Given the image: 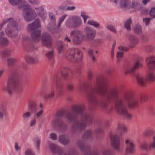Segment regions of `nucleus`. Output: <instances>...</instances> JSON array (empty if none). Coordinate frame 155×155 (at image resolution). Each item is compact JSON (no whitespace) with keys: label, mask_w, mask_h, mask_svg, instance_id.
I'll return each mask as SVG.
<instances>
[{"label":"nucleus","mask_w":155,"mask_h":155,"mask_svg":"<svg viewBox=\"0 0 155 155\" xmlns=\"http://www.w3.org/2000/svg\"><path fill=\"white\" fill-rule=\"evenodd\" d=\"M60 72L62 75L65 78L69 79L72 76V73L70 70L67 67H61Z\"/></svg>","instance_id":"f8f14e48"},{"label":"nucleus","mask_w":155,"mask_h":155,"mask_svg":"<svg viewBox=\"0 0 155 155\" xmlns=\"http://www.w3.org/2000/svg\"><path fill=\"white\" fill-rule=\"evenodd\" d=\"M62 89L61 84L56 82L54 83L49 93L44 94V98L45 99L53 98L55 96V92L57 91H61Z\"/></svg>","instance_id":"0eeeda50"},{"label":"nucleus","mask_w":155,"mask_h":155,"mask_svg":"<svg viewBox=\"0 0 155 155\" xmlns=\"http://www.w3.org/2000/svg\"><path fill=\"white\" fill-rule=\"evenodd\" d=\"M35 9L37 10V12L39 14L42 18H45L44 9L42 7L35 8Z\"/></svg>","instance_id":"412c9836"},{"label":"nucleus","mask_w":155,"mask_h":155,"mask_svg":"<svg viewBox=\"0 0 155 155\" xmlns=\"http://www.w3.org/2000/svg\"><path fill=\"white\" fill-rule=\"evenodd\" d=\"M25 154L26 155H34L32 153L31 150H26L25 152Z\"/></svg>","instance_id":"052dcab7"},{"label":"nucleus","mask_w":155,"mask_h":155,"mask_svg":"<svg viewBox=\"0 0 155 155\" xmlns=\"http://www.w3.org/2000/svg\"><path fill=\"white\" fill-rule=\"evenodd\" d=\"M71 36L73 35V41L75 44H78L81 43L84 39V36L82 33L80 31H73L70 33Z\"/></svg>","instance_id":"1a4fd4ad"},{"label":"nucleus","mask_w":155,"mask_h":155,"mask_svg":"<svg viewBox=\"0 0 155 155\" xmlns=\"http://www.w3.org/2000/svg\"><path fill=\"white\" fill-rule=\"evenodd\" d=\"M118 49L119 50L124 51H126L127 50H128L127 48H126L125 47H124L122 46H120L119 47Z\"/></svg>","instance_id":"0e129e2a"},{"label":"nucleus","mask_w":155,"mask_h":155,"mask_svg":"<svg viewBox=\"0 0 155 155\" xmlns=\"http://www.w3.org/2000/svg\"><path fill=\"white\" fill-rule=\"evenodd\" d=\"M40 26L39 21L36 20L33 23L29 24L27 28V31L28 32L32 31L31 36L33 41L35 42L38 41L40 39L41 32L40 30L36 29Z\"/></svg>","instance_id":"7ed1b4c3"},{"label":"nucleus","mask_w":155,"mask_h":155,"mask_svg":"<svg viewBox=\"0 0 155 155\" xmlns=\"http://www.w3.org/2000/svg\"><path fill=\"white\" fill-rule=\"evenodd\" d=\"M9 41L5 38H0V44L2 45H6L8 44Z\"/></svg>","instance_id":"cd10ccee"},{"label":"nucleus","mask_w":155,"mask_h":155,"mask_svg":"<svg viewBox=\"0 0 155 155\" xmlns=\"http://www.w3.org/2000/svg\"><path fill=\"white\" fill-rule=\"evenodd\" d=\"M10 3L12 5H15L22 1V0H9Z\"/></svg>","instance_id":"37998d69"},{"label":"nucleus","mask_w":155,"mask_h":155,"mask_svg":"<svg viewBox=\"0 0 155 155\" xmlns=\"http://www.w3.org/2000/svg\"><path fill=\"white\" fill-rule=\"evenodd\" d=\"M84 106L83 105L72 106V113L81 114V120L80 122H75L71 126V130L73 132H76L84 130L86 127V124H90L92 123L93 118L91 116L86 114L84 111Z\"/></svg>","instance_id":"f03ea898"},{"label":"nucleus","mask_w":155,"mask_h":155,"mask_svg":"<svg viewBox=\"0 0 155 155\" xmlns=\"http://www.w3.org/2000/svg\"><path fill=\"white\" fill-rule=\"evenodd\" d=\"M107 28L111 31L115 33H116V31L112 25H108L107 27Z\"/></svg>","instance_id":"864d4df0"},{"label":"nucleus","mask_w":155,"mask_h":155,"mask_svg":"<svg viewBox=\"0 0 155 155\" xmlns=\"http://www.w3.org/2000/svg\"><path fill=\"white\" fill-rule=\"evenodd\" d=\"M29 107L32 112H35L36 111L37 106L34 103L31 105L29 104Z\"/></svg>","instance_id":"72a5a7b5"},{"label":"nucleus","mask_w":155,"mask_h":155,"mask_svg":"<svg viewBox=\"0 0 155 155\" xmlns=\"http://www.w3.org/2000/svg\"><path fill=\"white\" fill-rule=\"evenodd\" d=\"M100 106L103 108H106L107 107V105L105 103L102 102L100 104Z\"/></svg>","instance_id":"4d7b16f0"},{"label":"nucleus","mask_w":155,"mask_h":155,"mask_svg":"<svg viewBox=\"0 0 155 155\" xmlns=\"http://www.w3.org/2000/svg\"><path fill=\"white\" fill-rule=\"evenodd\" d=\"M129 0H121L120 5L122 7L129 8L130 5Z\"/></svg>","instance_id":"5701e85b"},{"label":"nucleus","mask_w":155,"mask_h":155,"mask_svg":"<svg viewBox=\"0 0 155 155\" xmlns=\"http://www.w3.org/2000/svg\"><path fill=\"white\" fill-rule=\"evenodd\" d=\"M41 40L43 44L46 47L50 48L52 46V38L48 33H43L41 36Z\"/></svg>","instance_id":"9d476101"},{"label":"nucleus","mask_w":155,"mask_h":155,"mask_svg":"<svg viewBox=\"0 0 155 155\" xmlns=\"http://www.w3.org/2000/svg\"><path fill=\"white\" fill-rule=\"evenodd\" d=\"M81 16L84 19H86L88 18L89 17L88 16L86 15L85 13H82Z\"/></svg>","instance_id":"69168bd1"},{"label":"nucleus","mask_w":155,"mask_h":155,"mask_svg":"<svg viewBox=\"0 0 155 155\" xmlns=\"http://www.w3.org/2000/svg\"><path fill=\"white\" fill-rule=\"evenodd\" d=\"M26 62L29 63H34L36 61V60L29 56H26L25 57Z\"/></svg>","instance_id":"bb28decb"},{"label":"nucleus","mask_w":155,"mask_h":155,"mask_svg":"<svg viewBox=\"0 0 155 155\" xmlns=\"http://www.w3.org/2000/svg\"><path fill=\"white\" fill-rule=\"evenodd\" d=\"M85 87V85L84 83H81L80 84L78 90L80 92L84 91Z\"/></svg>","instance_id":"ea45409f"},{"label":"nucleus","mask_w":155,"mask_h":155,"mask_svg":"<svg viewBox=\"0 0 155 155\" xmlns=\"http://www.w3.org/2000/svg\"><path fill=\"white\" fill-rule=\"evenodd\" d=\"M137 5V3L134 1H133L131 5H129V8H133L136 7Z\"/></svg>","instance_id":"8fccbe9b"},{"label":"nucleus","mask_w":155,"mask_h":155,"mask_svg":"<svg viewBox=\"0 0 155 155\" xmlns=\"http://www.w3.org/2000/svg\"><path fill=\"white\" fill-rule=\"evenodd\" d=\"M74 23L75 24V27L78 26L80 25L81 23L80 18L78 17L76 18L75 19Z\"/></svg>","instance_id":"79ce46f5"},{"label":"nucleus","mask_w":155,"mask_h":155,"mask_svg":"<svg viewBox=\"0 0 155 155\" xmlns=\"http://www.w3.org/2000/svg\"><path fill=\"white\" fill-rule=\"evenodd\" d=\"M65 117L68 121H74V117L72 114L69 112L66 113Z\"/></svg>","instance_id":"a878e982"},{"label":"nucleus","mask_w":155,"mask_h":155,"mask_svg":"<svg viewBox=\"0 0 155 155\" xmlns=\"http://www.w3.org/2000/svg\"><path fill=\"white\" fill-rule=\"evenodd\" d=\"M75 51V53L74 57V62H79L82 59L83 56L82 52L79 49H74Z\"/></svg>","instance_id":"aec40b11"},{"label":"nucleus","mask_w":155,"mask_h":155,"mask_svg":"<svg viewBox=\"0 0 155 155\" xmlns=\"http://www.w3.org/2000/svg\"><path fill=\"white\" fill-rule=\"evenodd\" d=\"M132 22L131 19L130 18L126 21L124 23V26L125 28L128 31L130 30V25Z\"/></svg>","instance_id":"b1692460"},{"label":"nucleus","mask_w":155,"mask_h":155,"mask_svg":"<svg viewBox=\"0 0 155 155\" xmlns=\"http://www.w3.org/2000/svg\"><path fill=\"white\" fill-rule=\"evenodd\" d=\"M64 112L63 110H60L58 111L56 113V117L52 122L53 125H55L57 124L60 125L61 123V121L60 119L58 118V117H62L64 115Z\"/></svg>","instance_id":"dca6fc26"},{"label":"nucleus","mask_w":155,"mask_h":155,"mask_svg":"<svg viewBox=\"0 0 155 155\" xmlns=\"http://www.w3.org/2000/svg\"><path fill=\"white\" fill-rule=\"evenodd\" d=\"M150 21V20L149 19V18H145L144 19H143V21L145 22V23H146V24L147 25H148L149 22V21Z\"/></svg>","instance_id":"774afa93"},{"label":"nucleus","mask_w":155,"mask_h":155,"mask_svg":"<svg viewBox=\"0 0 155 155\" xmlns=\"http://www.w3.org/2000/svg\"><path fill=\"white\" fill-rule=\"evenodd\" d=\"M43 111L42 110H40L39 111L37 112L36 114V116L37 118L39 117L42 114Z\"/></svg>","instance_id":"13d9d810"},{"label":"nucleus","mask_w":155,"mask_h":155,"mask_svg":"<svg viewBox=\"0 0 155 155\" xmlns=\"http://www.w3.org/2000/svg\"><path fill=\"white\" fill-rule=\"evenodd\" d=\"M9 54V53L8 51H5L2 52L1 55L2 57H4L7 55Z\"/></svg>","instance_id":"5fc2aeb1"},{"label":"nucleus","mask_w":155,"mask_h":155,"mask_svg":"<svg viewBox=\"0 0 155 155\" xmlns=\"http://www.w3.org/2000/svg\"><path fill=\"white\" fill-rule=\"evenodd\" d=\"M118 130L120 131L121 133H122L126 132L127 131V128L123 124H119L118 125Z\"/></svg>","instance_id":"c85d7f7f"},{"label":"nucleus","mask_w":155,"mask_h":155,"mask_svg":"<svg viewBox=\"0 0 155 155\" xmlns=\"http://www.w3.org/2000/svg\"><path fill=\"white\" fill-rule=\"evenodd\" d=\"M64 45L62 44H61L60 46H58V50L59 52H60L63 50Z\"/></svg>","instance_id":"bf43d9fd"},{"label":"nucleus","mask_w":155,"mask_h":155,"mask_svg":"<svg viewBox=\"0 0 155 155\" xmlns=\"http://www.w3.org/2000/svg\"><path fill=\"white\" fill-rule=\"evenodd\" d=\"M149 149L150 150L155 149V135L153 137V141L149 144Z\"/></svg>","instance_id":"c756f323"},{"label":"nucleus","mask_w":155,"mask_h":155,"mask_svg":"<svg viewBox=\"0 0 155 155\" xmlns=\"http://www.w3.org/2000/svg\"><path fill=\"white\" fill-rule=\"evenodd\" d=\"M16 74L12 73L9 77L7 85L4 86L2 90L4 92L8 93L9 95L12 94L16 89L14 84L15 80L17 77Z\"/></svg>","instance_id":"39448f33"},{"label":"nucleus","mask_w":155,"mask_h":155,"mask_svg":"<svg viewBox=\"0 0 155 155\" xmlns=\"http://www.w3.org/2000/svg\"><path fill=\"white\" fill-rule=\"evenodd\" d=\"M31 115V113L29 112H26L23 114V117L24 119H27L29 118Z\"/></svg>","instance_id":"a18cd8bd"},{"label":"nucleus","mask_w":155,"mask_h":155,"mask_svg":"<svg viewBox=\"0 0 155 155\" xmlns=\"http://www.w3.org/2000/svg\"><path fill=\"white\" fill-rule=\"evenodd\" d=\"M125 144L126 145V151L127 153H132L134 151V145L132 141L128 138L125 140Z\"/></svg>","instance_id":"9b49d317"},{"label":"nucleus","mask_w":155,"mask_h":155,"mask_svg":"<svg viewBox=\"0 0 155 155\" xmlns=\"http://www.w3.org/2000/svg\"><path fill=\"white\" fill-rule=\"evenodd\" d=\"M85 30L86 32V36L88 40H91L93 39L96 35L95 31L92 30L87 26L85 27Z\"/></svg>","instance_id":"f3484780"},{"label":"nucleus","mask_w":155,"mask_h":155,"mask_svg":"<svg viewBox=\"0 0 155 155\" xmlns=\"http://www.w3.org/2000/svg\"><path fill=\"white\" fill-rule=\"evenodd\" d=\"M148 68V71L146 75V80L152 82L155 80V74L153 68Z\"/></svg>","instance_id":"4468645a"},{"label":"nucleus","mask_w":155,"mask_h":155,"mask_svg":"<svg viewBox=\"0 0 155 155\" xmlns=\"http://www.w3.org/2000/svg\"><path fill=\"white\" fill-rule=\"evenodd\" d=\"M134 31L136 33H140L141 32V27L139 25L135 26L133 28Z\"/></svg>","instance_id":"473e14b6"},{"label":"nucleus","mask_w":155,"mask_h":155,"mask_svg":"<svg viewBox=\"0 0 155 155\" xmlns=\"http://www.w3.org/2000/svg\"><path fill=\"white\" fill-rule=\"evenodd\" d=\"M77 144L78 147L81 150L87 151V153H85L84 155H98V153L97 152L93 153L92 154H91L88 151V147L87 145H85L82 142H78L77 143Z\"/></svg>","instance_id":"ddd939ff"},{"label":"nucleus","mask_w":155,"mask_h":155,"mask_svg":"<svg viewBox=\"0 0 155 155\" xmlns=\"http://www.w3.org/2000/svg\"><path fill=\"white\" fill-rule=\"evenodd\" d=\"M123 52H117V62H119L120 61L121 58L123 57Z\"/></svg>","instance_id":"a19ab883"},{"label":"nucleus","mask_w":155,"mask_h":155,"mask_svg":"<svg viewBox=\"0 0 155 155\" xmlns=\"http://www.w3.org/2000/svg\"><path fill=\"white\" fill-rule=\"evenodd\" d=\"M150 14L151 17L155 18V8H152L150 12Z\"/></svg>","instance_id":"de8ad7c7"},{"label":"nucleus","mask_w":155,"mask_h":155,"mask_svg":"<svg viewBox=\"0 0 155 155\" xmlns=\"http://www.w3.org/2000/svg\"><path fill=\"white\" fill-rule=\"evenodd\" d=\"M51 138L53 140H55L56 139L57 136L55 134L52 133L51 134Z\"/></svg>","instance_id":"680f3d73"},{"label":"nucleus","mask_w":155,"mask_h":155,"mask_svg":"<svg viewBox=\"0 0 155 155\" xmlns=\"http://www.w3.org/2000/svg\"><path fill=\"white\" fill-rule=\"evenodd\" d=\"M104 80L105 78L102 75L99 76L97 78L95 85L88 94L87 98L89 102L93 105H97L98 102L95 95L97 93L101 96L105 97L107 102H111L115 100V108L117 113L127 119H131L132 115L127 112L126 108L124 107L122 99L117 98L119 95L118 88L116 87H113L107 92V87Z\"/></svg>","instance_id":"f257e3e1"},{"label":"nucleus","mask_w":155,"mask_h":155,"mask_svg":"<svg viewBox=\"0 0 155 155\" xmlns=\"http://www.w3.org/2000/svg\"><path fill=\"white\" fill-rule=\"evenodd\" d=\"M10 20H11V21L10 22V23L11 25H13L14 26H15L16 25V22L15 21H13V20L12 19H9L8 20H6V21L5 20H4L3 21V24H2H2L1 25H0V26H1V27L2 26H3V25L7 21H9Z\"/></svg>","instance_id":"e433bc0d"},{"label":"nucleus","mask_w":155,"mask_h":155,"mask_svg":"<svg viewBox=\"0 0 155 155\" xmlns=\"http://www.w3.org/2000/svg\"><path fill=\"white\" fill-rule=\"evenodd\" d=\"M136 79L138 83L141 85H143L145 84V82L143 80L142 77L139 75L137 76Z\"/></svg>","instance_id":"393cba45"},{"label":"nucleus","mask_w":155,"mask_h":155,"mask_svg":"<svg viewBox=\"0 0 155 155\" xmlns=\"http://www.w3.org/2000/svg\"><path fill=\"white\" fill-rule=\"evenodd\" d=\"M147 65L150 68H153L155 69V57H150L146 59Z\"/></svg>","instance_id":"a211bd4d"},{"label":"nucleus","mask_w":155,"mask_h":155,"mask_svg":"<svg viewBox=\"0 0 155 155\" xmlns=\"http://www.w3.org/2000/svg\"><path fill=\"white\" fill-rule=\"evenodd\" d=\"M140 101L141 102H143L146 101L147 100V97L145 95H142L140 97Z\"/></svg>","instance_id":"603ef678"},{"label":"nucleus","mask_w":155,"mask_h":155,"mask_svg":"<svg viewBox=\"0 0 155 155\" xmlns=\"http://www.w3.org/2000/svg\"><path fill=\"white\" fill-rule=\"evenodd\" d=\"M74 84L73 83L68 84L66 88L69 91H72L74 89Z\"/></svg>","instance_id":"2f4dec72"},{"label":"nucleus","mask_w":155,"mask_h":155,"mask_svg":"<svg viewBox=\"0 0 155 155\" xmlns=\"http://www.w3.org/2000/svg\"><path fill=\"white\" fill-rule=\"evenodd\" d=\"M142 66L143 64L141 63L139 61H136L133 64L130 68L126 71V74L132 73L139 68L142 67Z\"/></svg>","instance_id":"2eb2a0df"},{"label":"nucleus","mask_w":155,"mask_h":155,"mask_svg":"<svg viewBox=\"0 0 155 155\" xmlns=\"http://www.w3.org/2000/svg\"><path fill=\"white\" fill-rule=\"evenodd\" d=\"M123 99L124 101L128 103V106L130 108L134 109L138 105L139 97L134 96L133 93L130 91L124 94Z\"/></svg>","instance_id":"20e7f679"},{"label":"nucleus","mask_w":155,"mask_h":155,"mask_svg":"<svg viewBox=\"0 0 155 155\" xmlns=\"http://www.w3.org/2000/svg\"><path fill=\"white\" fill-rule=\"evenodd\" d=\"M49 148L53 152H55L57 148L56 145L54 144H51L49 145Z\"/></svg>","instance_id":"49530a36"},{"label":"nucleus","mask_w":155,"mask_h":155,"mask_svg":"<svg viewBox=\"0 0 155 155\" xmlns=\"http://www.w3.org/2000/svg\"><path fill=\"white\" fill-rule=\"evenodd\" d=\"M88 24L93 25L95 27H97L99 26V24L93 21L89 20L88 22Z\"/></svg>","instance_id":"f704fd0d"},{"label":"nucleus","mask_w":155,"mask_h":155,"mask_svg":"<svg viewBox=\"0 0 155 155\" xmlns=\"http://www.w3.org/2000/svg\"><path fill=\"white\" fill-rule=\"evenodd\" d=\"M66 15H64L60 18L59 21V25H61L62 22L65 18L66 17Z\"/></svg>","instance_id":"6e6d98bb"},{"label":"nucleus","mask_w":155,"mask_h":155,"mask_svg":"<svg viewBox=\"0 0 155 155\" xmlns=\"http://www.w3.org/2000/svg\"><path fill=\"white\" fill-rule=\"evenodd\" d=\"M75 53V51L74 49L68 51L66 53V57L69 60L74 62Z\"/></svg>","instance_id":"6ab92c4d"},{"label":"nucleus","mask_w":155,"mask_h":155,"mask_svg":"<svg viewBox=\"0 0 155 155\" xmlns=\"http://www.w3.org/2000/svg\"><path fill=\"white\" fill-rule=\"evenodd\" d=\"M59 141L62 144L64 145L67 144L69 142V140L65 138L64 135H61L60 136L59 138Z\"/></svg>","instance_id":"4be33fe9"},{"label":"nucleus","mask_w":155,"mask_h":155,"mask_svg":"<svg viewBox=\"0 0 155 155\" xmlns=\"http://www.w3.org/2000/svg\"><path fill=\"white\" fill-rule=\"evenodd\" d=\"M92 73L91 71H89L88 72V77L89 78H91L92 76Z\"/></svg>","instance_id":"338daca9"},{"label":"nucleus","mask_w":155,"mask_h":155,"mask_svg":"<svg viewBox=\"0 0 155 155\" xmlns=\"http://www.w3.org/2000/svg\"><path fill=\"white\" fill-rule=\"evenodd\" d=\"M110 137L111 144L112 147L118 151L120 150L121 144L120 137L114 135H110Z\"/></svg>","instance_id":"6e6552de"},{"label":"nucleus","mask_w":155,"mask_h":155,"mask_svg":"<svg viewBox=\"0 0 155 155\" xmlns=\"http://www.w3.org/2000/svg\"><path fill=\"white\" fill-rule=\"evenodd\" d=\"M18 8L23 9L24 12V17L27 21H30L36 17V14L33 10L31 8L29 5H23L21 7L19 6Z\"/></svg>","instance_id":"423d86ee"},{"label":"nucleus","mask_w":155,"mask_h":155,"mask_svg":"<svg viewBox=\"0 0 155 155\" xmlns=\"http://www.w3.org/2000/svg\"><path fill=\"white\" fill-rule=\"evenodd\" d=\"M130 40V42L133 44H136L138 42V39L134 37H131Z\"/></svg>","instance_id":"4c0bfd02"},{"label":"nucleus","mask_w":155,"mask_h":155,"mask_svg":"<svg viewBox=\"0 0 155 155\" xmlns=\"http://www.w3.org/2000/svg\"><path fill=\"white\" fill-rule=\"evenodd\" d=\"M92 134V132L91 130H87L85 132L84 137H83L84 138H88L90 137Z\"/></svg>","instance_id":"c03bdc74"},{"label":"nucleus","mask_w":155,"mask_h":155,"mask_svg":"<svg viewBox=\"0 0 155 155\" xmlns=\"http://www.w3.org/2000/svg\"><path fill=\"white\" fill-rule=\"evenodd\" d=\"M93 51L92 50H89L88 51V54L89 55L92 57L93 61H94L95 60V57L93 55Z\"/></svg>","instance_id":"3c124183"},{"label":"nucleus","mask_w":155,"mask_h":155,"mask_svg":"<svg viewBox=\"0 0 155 155\" xmlns=\"http://www.w3.org/2000/svg\"><path fill=\"white\" fill-rule=\"evenodd\" d=\"M140 147L141 149L147 150V145L146 143H143L140 144Z\"/></svg>","instance_id":"09e8293b"},{"label":"nucleus","mask_w":155,"mask_h":155,"mask_svg":"<svg viewBox=\"0 0 155 155\" xmlns=\"http://www.w3.org/2000/svg\"><path fill=\"white\" fill-rule=\"evenodd\" d=\"M45 55L49 60L52 59L53 58V54L52 51L48 52L45 54Z\"/></svg>","instance_id":"c9c22d12"},{"label":"nucleus","mask_w":155,"mask_h":155,"mask_svg":"<svg viewBox=\"0 0 155 155\" xmlns=\"http://www.w3.org/2000/svg\"><path fill=\"white\" fill-rule=\"evenodd\" d=\"M153 133V131L151 129L146 130L143 133V135L145 137H147L152 134Z\"/></svg>","instance_id":"7c9ffc66"},{"label":"nucleus","mask_w":155,"mask_h":155,"mask_svg":"<svg viewBox=\"0 0 155 155\" xmlns=\"http://www.w3.org/2000/svg\"><path fill=\"white\" fill-rule=\"evenodd\" d=\"M16 60L14 58H10L7 60L8 64V65H11L13 64L16 62Z\"/></svg>","instance_id":"58836bf2"},{"label":"nucleus","mask_w":155,"mask_h":155,"mask_svg":"<svg viewBox=\"0 0 155 155\" xmlns=\"http://www.w3.org/2000/svg\"><path fill=\"white\" fill-rule=\"evenodd\" d=\"M29 2L33 4H37L38 3V0H29Z\"/></svg>","instance_id":"e2e57ef3"}]
</instances>
